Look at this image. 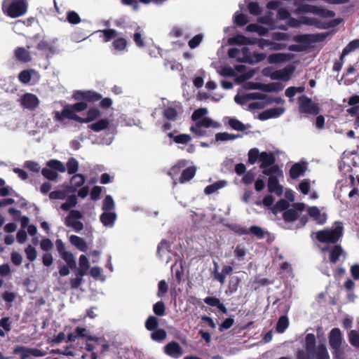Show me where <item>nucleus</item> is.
Here are the masks:
<instances>
[{"instance_id": "nucleus-1", "label": "nucleus", "mask_w": 359, "mask_h": 359, "mask_svg": "<svg viewBox=\"0 0 359 359\" xmlns=\"http://www.w3.org/2000/svg\"><path fill=\"white\" fill-rule=\"evenodd\" d=\"M328 341L333 359H344L345 351L343 344H345V341L339 328L334 327L330 330Z\"/></svg>"}, {"instance_id": "nucleus-2", "label": "nucleus", "mask_w": 359, "mask_h": 359, "mask_svg": "<svg viewBox=\"0 0 359 359\" xmlns=\"http://www.w3.org/2000/svg\"><path fill=\"white\" fill-rule=\"evenodd\" d=\"M264 175L269 176L267 187L270 193L281 196L283 192V186L279 184V177H283V171L278 165L262 170Z\"/></svg>"}, {"instance_id": "nucleus-3", "label": "nucleus", "mask_w": 359, "mask_h": 359, "mask_svg": "<svg viewBox=\"0 0 359 359\" xmlns=\"http://www.w3.org/2000/svg\"><path fill=\"white\" fill-rule=\"evenodd\" d=\"M28 2L26 0H4L2 11L12 18L24 15L27 11Z\"/></svg>"}, {"instance_id": "nucleus-4", "label": "nucleus", "mask_w": 359, "mask_h": 359, "mask_svg": "<svg viewBox=\"0 0 359 359\" xmlns=\"http://www.w3.org/2000/svg\"><path fill=\"white\" fill-rule=\"evenodd\" d=\"M344 234V227L341 222H336V226L331 229H323L316 233V238L322 243H337Z\"/></svg>"}, {"instance_id": "nucleus-5", "label": "nucleus", "mask_w": 359, "mask_h": 359, "mask_svg": "<svg viewBox=\"0 0 359 359\" xmlns=\"http://www.w3.org/2000/svg\"><path fill=\"white\" fill-rule=\"evenodd\" d=\"M299 111L302 113L317 115L320 113V107L317 103L313 102L312 100L305 95L298 98Z\"/></svg>"}, {"instance_id": "nucleus-6", "label": "nucleus", "mask_w": 359, "mask_h": 359, "mask_svg": "<svg viewBox=\"0 0 359 359\" xmlns=\"http://www.w3.org/2000/svg\"><path fill=\"white\" fill-rule=\"evenodd\" d=\"M82 218L83 214L81 212L77 210H72L65 218V224L73 228L75 231L79 232L83 229V224L79 220Z\"/></svg>"}, {"instance_id": "nucleus-7", "label": "nucleus", "mask_w": 359, "mask_h": 359, "mask_svg": "<svg viewBox=\"0 0 359 359\" xmlns=\"http://www.w3.org/2000/svg\"><path fill=\"white\" fill-rule=\"evenodd\" d=\"M72 98L74 100H83L86 103H94L102 99L101 94L95 90H74L72 94Z\"/></svg>"}, {"instance_id": "nucleus-8", "label": "nucleus", "mask_w": 359, "mask_h": 359, "mask_svg": "<svg viewBox=\"0 0 359 359\" xmlns=\"http://www.w3.org/2000/svg\"><path fill=\"white\" fill-rule=\"evenodd\" d=\"M54 119L58 122H63L64 120L69 119L80 123L81 116L75 114L71 104H66L62 111L54 112Z\"/></svg>"}, {"instance_id": "nucleus-9", "label": "nucleus", "mask_w": 359, "mask_h": 359, "mask_svg": "<svg viewBox=\"0 0 359 359\" xmlns=\"http://www.w3.org/2000/svg\"><path fill=\"white\" fill-rule=\"evenodd\" d=\"M36 48L41 51L47 58L52 57L57 52L53 41L42 39L36 45Z\"/></svg>"}, {"instance_id": "nucleus-10", "label": "nucleus", "mask_w": 359, "mask_h": 359, "mask_svg": "<svg viewBox=\"0 0 359 359\" xmlns=\"http://www.w3.org/2000/svg\"><path fill=\"white\" fill-rule=\"evenodd\" d=\"M14 354L21 353V355H27L28 358L33 356L36 358L43 357L46 355V352L41 349L28 348L23 346H18L13 349Z\"/></svg>"}, {"instance_id": "nucleus-11", "label": "nucleus", "mask_w": 359, "mask_h": 359, "mask_svg": "<svg viewBox=\"0 0 359 359\" xmlns=\"http://www.w3.org/2000/svg\"><path fill=\"white\" fill-rule=\"evenodd\" d=\"M294 72V67L293 66L286 67L282 69L276 70L272 72L271 78L273 80H282L287 81L290 79Z\"/></svg>"}, {"instance_id": "nucleus-12", "label": "nucleus", "mask_w": 359, "mask_h": 359, "mask_svg": "<svg viewBox=\"0 0 359 359\" xmlns=\"http://www.w3.org/2000/svg\"><path fill=\"white\" fill-rule=\"evenodd\" d=\"M71 185L63 184L62 188H65V191L70 193H74L78 187H81L85 182V176L82 174H75L70 180Z\"/></svg>"}, {"instance_id": "nucleus-13", "label": "nucleus", "mask_w": 359, "mask_h": 359, "mask_svg": "<svg viewBox=\"0 0 359 359\" xmlns=\"http://www.w3.org/2000/svg\"><path fill=\"white\" fill-rule=\"evenodd\" d=\"M39 104V100L36 95L27 93L21 97V104L27 109L34 110Z\"/></svg>"}, {"instance_id": "nucleus-14", "label": "nucleus", "mask_w": 359, "mask_h": 359, "mask_svg": "<svg viewBox=\"0 0 359 359\" xmlns=\"http://www.w3.org/2000/svg\"><path fill=\"white\" fill-rule=\"evenodd\" d=\"M261 169L265 170L275 165L276 157L271 152L262 151L260 153L259 161Z\"/></svg>"}, {"instance_id": "nucleus-15", "label": "nucleus", "mask_w": 359, "mask_h": 359, "mask_svg": "<svg viewBox=\"0 0 359 359\" xmlns=\"http://www.w3.org/2000/svg\"><path fill=\"white\" fill-rule=\"evenodd\" d=\"M164 353L172 358H178L182 355L183 351L180 345L173 341L165 346Z\"/></svg>"}, {"instance_id": "nucleus-16", "label": "nucleus", "mask_w": 359, "mask_h": 359, "mask_svg": "<svg viewBox=\"0 0 359 359\" xmlns=\"http://www.w3.org/2000/svg\"><path fill=\"white\" fill-rule=\"evenodd\" d=\"M322 250L330 252L329 260L332 264H336L339 261V257L344 253V250L341 245L338 244L332 247H325Z\"/></svg>"}, {"instance_id": "nucleus-17", "label": "nucleus", "mask_w": 359, "mask_h": 359, "mask_svg": "<svg viewBox=\"0 0 359 359\" xmlns=\"http://www.w3.org/2000/svg\"><path fill=\"white\" fill-rule=\"evenodd\" d=\"M14 56L16 60L27 63L32 61V57L30 52L24 47H18L14 50Z\"/></svg>"}, {"instance_id": "nucleus-18", "label": "nucleus", "mask_w": 359, "mask_h": 359, "mask_svg": "<svg viewBox=\"0 0 359 359\" xmlns=\"http://www.w3.org/2000/svg\"><path fill=\"white\" fill-rule=\"evenodd\" d=\"M284 111L285 109L283 107L271 108L261 112L259 114L258 118L262 121L276 118L280 116L284 112Z\"/></svg>"}, {"instance_id": "nucleus-19", "label": "nucleus", "mask_w": 359, "mask_h": 359, "mask_svg": "<svg viewBox=\"0 0 359 359\" xmlns=\"http://www.w3.org/2000/svg\"><path fill=\"white\" fill-rule=\"evenodd\" d=\"M308 214L319 224H323L326 222L327 215L325 213H321L319 208L316 206L309 207Z\"/></svg>"}, {"instance_id": "nucleus-20", "label": "nucleus", "mask_w": 359, "mask_h": 359, "mask_svg": "<svg viewBox=\"0 0 359 359\" xmlns=\"http://www.w3.org/2000/svg\"><path fill=\"white\" fill-rule=\"evenodd\" d=\"M233 271V267L231 266H224L222 269V272L217 271V264L215 262V272L214 278L218 280L221 284L225 282L226 276L231 274Z\"/></svg>"}, {"instance_id": "nucleus-21", "label": "nucleus", "mask_w": 359, "mask_h": 359, "mask_svg": "<svg viewBox=\"0 0 359 359\" xmlns=\"http://www.w3.org/2000/svg\"><path fill=\"white\" fill-rule=\"evenodd\" d=\"M316 347V336L313 333H309L305 337L304 348L309 355H314Z\"/></svg>"}, {"instance_id": "nucleus-22", "label": "nucleus", "mask_w": 359, "mask_h": 359, "mask_svg": "<svg viewBox=\"0 0 359 359\" xmlns=\"http://www.w3.org/2000/svg\"><path fill=\"white\" fill-rule=\"evenodd\" d=\"M257 42V39H250L242 34H237L229 39L230 44L236 45H252Z\"/></svg>"}, {"instance_id": "nucleus-23", "label": "nucleus", "mask_w": 359, "mask_h": 359, "mask_svg": "<svg viewBox=\"0 0 359 359\" xmlns=\"http://www.w3.org/2000/svg\"><path fill=\"white\" fill-rule=\"evenodd\" d=\"M101 111L96 107H90L86 112V116L81 117V123H87L93 121L101 116Z\"/></svg>"}, {"instance_id": "nucleus-24", "label": "nucleus", "mask_w": 359, "mask_h": 359, "mask_svg": "<svg viewBox=\"0 0 359 359\" xmlns=\"http://www.w3.org/2000/svg\"><path fill=\"white\" fill-rule=\"evenodd\" d=\"M204 302L208 306L212 307H217L219 311L222 312L223 313H227V309L226 306L221 303L220 300L215 297H207L203 299Z\"/></svg>"}, {"instance_id": "nucleus-25", "label": "nucleus", "mask_w": 359, "mask_h": 359, "mask_svg": "<svg viewBox=\"0 0 359 359\" xmlns=\"http://www.w3.org/2000/svg\"><path fill=\"white\" fill-rule=\"evenodd\" d=\"M196 172V168L194 166H189L182 171L179 178L181 184L185 183L194 178Z\"/></svg>"}, {"instance_id": "nucleus-26", "label": "nucleus", "mask_w": 359, "mask_h": 359, "mask_svg": "<svg viewBox=\"0 0 359 359\" xmlns=\"http://www.w3.org/2000/svg\"><path fill=\"white\" fill-rule=\"evenodd\" d=\"M306 170V167L304 164L296 163L292 165L290 169L289 174L292 179H297L299 176L304 175Z\"/></svg>"}, {"instance_id": "nucleus-27", "label": "nucleus", "mask_w": 359, "mask_h": 359, "mask_svg": "<svg viewBox=\"0 0 359 359\" xmlns=\"http://www.w3.org/2000/svg\"><path fill=\"white\" fill-rule=\"evenodd\" d=\"M187 165V161L184 159L178 161L173 166L171 167L168 172V175L175 179V177L179 175L182 168H185Z\"/></svg>"}, {"instance_id": "nucleus-28", "label": "nucleus", "mask_w": 359, "mask_h": 359, "mask_svg": "<svg viewBox=\"0 0 359 359\" xmlns=\"http://www.w3.org/2000/svg\"><path fill=\"white\" fill-rule=\"evenodd\" d=\"M69 242L80 251L86 252L88 246L83 238L76 235H72L69 237Z\"/></svg>"}, {"instance_id": "nucleus-29", "label": "nucleus", "mask_w": 359, "mask_h": 359, "mask_svg": "<svg viewBox=\"0 0 359 359\" xmlns=\"http://www.w3.org/2000/svg\"><path fill=\"white\" fill-rule=\"evenodd\" d=\"M284 88V86L280 82H273L270 83H262L260 90L266 93L279 92Z\"/></svg>"}, {"instance_id": "nucleus-30", "label": "nucleus", "mask_w": 359, "mask_h": 359, "mask_svg": "<svg viewBox=\"0 0 359 359\" xmlns=\"http://www.w3.org/2000/svg\"><path fill=\"white\" fill-rule=\"evenodd\" d=\"M288 60V55L283 53H272L269 55L267 57V60L269 64L281 63Z\"/></svg>"}, {"instance_id": "nucleus-31", "label": "nucleus", "mask_w": 359, "mask_h": 359, "mask_svg": "<svg viewBox=\"0 0 359 359\" xmlns=\"http://www.w3.org/2000/svg\"><path fill=\"white\" fill-rule=\"evenodd\" d=\"M100 219L104 226H112L116 219V215L114 212L105 211L101 214Z\"/></svg>"}, {"instance_id": "nucleus-32", "label": "nucleus", "mask_w": 359, "mask_h": 359, "mask_svg": "<svg viewBox=\"0 0 359 359\" xmlns=\"http://www.w3.org/2000/svg\"><path fill=\"white\" fill-rule=\"evenodd\" d=\"M109 126V121L107 118H102L88 126V128L94 132H100L107 129Z\"/></svg>"}, {"instance_id": "nucleus-33", "label": "nucleus", "mask_w": 359, "mask_h": 359, "mask_svg": "<svg viewBox=\"0 0 359 359\" xmlns=\"http://www.w3.org/2000/svg\"><path fill=\"white\" fill-rule=\"evenodd\" d=\"M168 136L173 139V141L177 144H186L191 140V137L188 134H180L175 135L173 133H168Z\"/></svg>"}, {"instance_id": "nucleus-34", "label": "nucleus", "mask_w": 359, "mask_h": 359, "mask_svg": "<svg viewBox=\"0 0 359 359\" xmlns=\"http://www.w3.org/2000/svg\"><path fill=\"white\" fill-rule=\"evenodd\" d=\"M330 355L325 344H320L318 346L314 353V359H330Z\"/></svg>"}, {"instance_id": "nucleus-35", "label": "nucleus", "mask_w": 359, "mask_h": 359, "mask_svg": "<svg viewBox=\"0 0 359 359\" xmlns=\"http://www.w3.org/2000/svg\"><path fill=\"white\" fill-rule=\"evenodd\" d=\"M241 279L238 276H232L229 281L228 289L226 291V294H232L235 293L239 287Z\"/></svg>"}, {"instance_id": "nucleus-36", "label": "nucleus", "mask_w": 359, "mask_h": 359, "mask_svg": "<svg viewBox=\"0 0 359 359\" xmlns=\"http://www.w3.org/2000/svg\"><path fill=\"white\" fill-rule=\"evenodd\" d=\"M359 48V39H355L348 43V45L344 48L340 57V60H343L344 56L348 55L349 53Z\"/></svg>"}, {"instance_id": "nucleus-37", "label": "nucleus", "mask_w": 359, "mask_h": 359, "mask_svg": "<svg viewBox=\"0 0 359 359\" xmlns=\"http://www.w3.org/2000/svg\"><path fill=\"white\" fill-rule=\"evenodd\" d=\"M163 116L167 120L174 121L177 118L178 112L175 107H168L163 109Z\"/></svg>"}, {"instance_id": "nucleus-38", "label": "nucleus", "mask_w": 359, "mask_h": 359, "mask_svg": "<svg viewBox=\"0 0 359 359\" xmlns=\"http://www.w3.org/2000/svg\"><path fill=\"white\" fill-rule=\"evenodd\" d=\"M32 73H35V71L32 69L21 71L18 74L19 81L23 84L29 83L31 81Z\"/></svg>"}, {"instance_id": "nucleus-39", "label": "nucleus", "mask_w": 359, "mask_h": 359, "mask_svg": "<svg viewBox=\"0 0 359 359\" xmlns=\"http://www.w3.org/2000/svg\"><path fill=\"white\" fill-rule=\"evenodd\" d=\"M47 166L55 171H59L60 172H65L66 171V168L63 163L56 159H52L47 162Z\"/></svg>"}, {"instance_id": "nucleus-40", "label": "nucleus", "mask_w": 359, "mask_h": 359, "mask_svg": "<svg viewBox=\"0 0 359 359\" xmlns=\"http://www.w3.org/2000/svg\"><path fill=\"white\" fill-rule=\"evenodd\" d=\"M246 30L248 32H255L258 33L260 36H265L268 33V29L261 25L252 23L247 26Z\"/></svg>"}, {"instance_id": "nucleus-41", "label": "nucleus", "mask_w": 359, "mask_h": 359, "mask_svg": "<svg viewBox=\"0 0 359 359\" xmlns=\"http://www.w3.org/2000/svg\"><path fill=\"white\" fill-rule=\"evenodd\" d=\"M241 137L239 134H229L228 133H218L215 135V141H227V140H233Z\"/></svg>"}, {"instance_id": "nucleus-42", "label": "nucleus", "mask_w": 359, "mask_h": 359, "mask_svg": "<svg viewBox=\"0 0 359 359\" xmlns=\"http://www.w3.org/2000/svg\"><path fill=\"white\" fill-rule=\"evenodd\" d=\"M298 212L293 209H287L283 214V218L285 222H292L295 221L298 218Z\"/></svg>"}, {"instance_id": "nucleus-43", "label": "nucleus", "mask_w": 359, "mask_h": 359, "mask_svg": "<svg viewBox=\"0 0 359 359\" xmlns=\"http://www.w3.org/2000/svg\"><path fill=\"white\" fill-rule=\"evenodd\" d=\"M61 257L65 261L70 269H76V262L72 252L67 251L61 255Z\"/></svg>"}, {"instance_id": "nucleus-44", "label": "nucleus", "mask_w": 359, "mask_h": 359, "mask_svg": "<svg viewBox=\"0 0 359 359\" xmlns=\"http://www.w3.org/2000/svg\"><path fill=\"white\" fill-rule=\"evenodd\" d=\"M77 204V198L75 195H70L67 198V201L61 205V209L65 211L74 208Z\"/></svg>"}, {"instance_id": "nucleus-45", "label": "nucleus", "mask_w": 359, "mask_h": 359, "mask_svg": "<svg viewBox=\"0 0 359 359\" xmlns=\"http://www.w3.org/2000/svg\"><path fill=\"white\" fill-rule=\"evenodd\" d=\"M289 325L288 318L285 316H282L279 318L276 324V331L279 333H283Z\"/></svg>"}, {"instance_id": "nucleus-46", "label": "nucleus", "mask_w": 359, "mask_h": 359, "mask_svg": "<svg viewBox=\"0 0 359 359\" xmlns=\"http://www.w3.org/2000/svg\"><path fill=\"white\" fill-rule=\"evenodd\" d=\"M127 44L128 42L125 38L118 37L114 40L112 46L117 51H123L126 49Z\"/></svg>"}, {"instance_id": "nucleus-47", "label": "nucleus", "mask_w": 359, "mask_h": 359, "mask_svg": "<svg viewBox=\"0 0 359 359\" xmlns=\"http://www.w3.org/2000/svg\"><path fill=\"white\" fill-rule=\"evenodd\" d=\"M79 170V162L74 158H69L67 162V170L68 174L73 175L76 174V172Z\"/></svg>"}, {"instance_id": "nucleus-48", "label": "nucleus", "mask_w": 359, "mask_h": 359, "mask_svg": "<svg viewBox=\"0 0 359 359\" xmlns=\"http://www.w3.org/2000/svg\"><path fill=\"white\" fill-rule=\"evenodd\" d=\"M151 334V338L155 341H161L166 338L167 334L163 329H156Z\"/></svg>"}, {"instance_id": "nucleus-49", "label": "nucleus", "mask_w": 359, "mask_h": 359, "mask_svg": "<svg viewBox=\"0 0 359 359\" xmlns=\"http://www.w3.org/2000/svg\"><path fill=\"white\" fill-rule=\"evenodd\" d=\"M158 320L154 316H149L145 322V327L149 331H153L158 327Z\"/></svg>"}, {"instance_id": "nucleus-50", "label": "nucleus", "mask_w": 359, "mask_h": 359, "mask_svg": "<svg viewBox=\"0 0 359 359\" xmlns=\"http://www.w3.org/2000/svg\"><path fill=\"white\" fill-rule=\"evenodd\" d=\"M314 14L322 18H333L335 13L332 11L316 6Z\"/></svg>"}, {"instance_id": "nucleus-51", "label": "nucleus", "mask_w": 359, "mask_h": 359, "mask_svg": "<svg viewBox=\"0 0 359 359\" xmlns=\"http://www.w3.org/2000/svg\"><path fill=\"white\" fill-rule=\"evenodd\" d=\"M290 206L289 203L285 199L279 200L273 207L272 211L273 213H276L278 211L287 210Z\"/></svg>"}, {"instance_id": "nucleus-52", "label": "nucleus", "mask_w": 359, "mask_h": 359, "mask_svg": "<svg viewBox=\"0 0 359 359\" xmlns=\"http://www.w3.org/2000/svg\"><path fill=\"white\" fill-rule=\"evenodd\" d=\"M229 125L231 128L237 131H244L246 130L245 125L236 118H230Z\"/></svg>"}, {"instance_id": "nucleus-53", "label": "nucleus", "mask_w": 359, "mask_h": 359, "mask_svg": "<svg viewBox=\"0 0 359 359\" xmlns=\"http://www.w3.org/2000/svg\"><path fill=\"white\" fill-rule=\"evenodd\" d=\"M248 162L249 164L253 165L256 163L257 160L259 161L260 153L259 152L258 149L253 148L251 149L248 154Z\"/></svg>"}, {"instance_id": "nucleus-54", "label": "nucleus", "mask_w": 359, "mask_h": 359, "mask_svg": "<svg viewBox=\"0 0 359 359\" xmlns=\"http://www.w3.org/2000/svg\"><path fill=\"white\" fill-rule=\"evenodd\" d=\"M196 123H197L198 128H208L211 126H217V123H214L213 121L209 117H203L201 120L198 121Z\"/></svg>"}, {"instance_id": "nucleus-55", "label": "nucleus", "mask_w": 359, "mask_h": 359, "mask_svg": "<svg viewBox=\"0 0 359 359\" xmlns=\"http://www.w3.org/2000/svg\"><path fill=\"white\" fill-rule=\"evenodd\" d=\"M348 339L350 344L359 348V333L355 330H351L348 333Z\"/></svg>"}, {"instance_id": "nucleus-56", "label": "nucleus", "mask_w": 359, "mask_h": 359, "mask_svg": "<svg viewBox=\"0 0 359 359\" xmlns=\"http://www.w3.org/2000/svg\"><path fill=\"white\" fill-rule=\"evenodd\" d=\"M41 174L44 177L49 180H55L58 177L57 172L50 168H43L41 170Z\"/></svg>"}, {"instance_id": "nucleus-57", "label": "nucleus", "mask_w": 359, "mask_h": 359, "mask_svg": "<svg viewBox=\"0 0 359 359\" xmlns=\"http://www.w3.org/2000/svg\"><path fill=\"white\" fill-rule=\"evenodd\" d=\"M153 311L156 316H163L165 315V306L162 301H159L154 304Z\"/></svg>"}, {"instance_id": "nucleus-58", "label": "nucleus", "mask_w": 359, "mask_h": 359, "mask_svg": "<svg viewBox=\"0 0 359 359\" xmlns=\"http://www.w3.org/2000/svg\"><path fill=\"white\" fill-rule=\"evenodd\" d=\"M114 208V202L112 197L109 195L106 196L103 201L102 210L104 211H111Z\"/></svg>"}, {"instance_id": "nucleus-59", "label": "nucleus", "mask_w": 359, "mask_h": 359, "mask_svg": "<svg viewBox=\"0 0 359 359\" xmlns=\"http://www.w3.org/2000/svg\"><path fill=\"white\" fill-rule=\"evenodd\" d=\"M27 258L30 261L33 262L36 259L37 256V252L34 247L31 245H28L25 250Z\"/></svg>"}, {"instance_id": "nucleus-60", "label": "nucleus", "mask_w": 359, "mask_h": 359, "mask_svg": "<svg viewBox=\"0 0 359 359\" xmlns=\"http://www.w3.org/2000/svg\"><path fill=\"white\" fill-rule=\"evenodd\" d=\"M104 34L103 41L108 42L117 36V32L114 29H106L101 31Z\"/></svg>"}, {"instance_id": "nucleus-61", "label": "nucleus", "mask_w": 359, "mask_h": 359, "mask_svg": "<svg viewBox=\"0 0 359 359\" xmlns=\"http://www.w3.org/2000/svg\"><path fill=\"white\" fill-rule=\"evenodd\" d=\"M78 102L71 104L72 109L75 114L86 110L88 108V104L83 100H77Z\"/></svg>"}, {"instance_id": "nucleus-62", "label": "nucleus", "mask_w": 359, "mask_h": 359, "mask_svg": "<svg viewBox=\"0 0 359 359\" xmlns=\"http://www.w3.org/2000/svg\"><path fill=\"white\" fill-rule=\"evenodd\" d=\"M208 113V110L206 108H199L193 112L191 114V119L194 121H199L201 118L206 115Z\"/></svg>"}, {"instance_id": "nucleus-63", "label": "nucleus", "mask_w": 359, "mask_h": 359, "mask_svg": "<svg viewBox=\"0 0 359 359\" xmlns=\"http://www.w3.org/2000/svg\"><path fill=\"white\" fill-rule=\"evenodd\" d=\"M234 18L235 23L240 27L245 25L248 22L247 16L243 13H236Z\"/></svg>"}, {"instance_id": "nucleus-64", "label": "nucleus", "mask_w": 359, "mask_h": 359, "mask_svg": "<svg viewBox=\"0 0 359 359\" xmlns=\"http://www.w3.org/2000/svg\"><path fill=\"white\" fill-rule=\"evenodd\" d=\"M67 21L73 25L78 24L81 22V18L75 11H69L67 15Z\"/></svg>"}]
</instances>
